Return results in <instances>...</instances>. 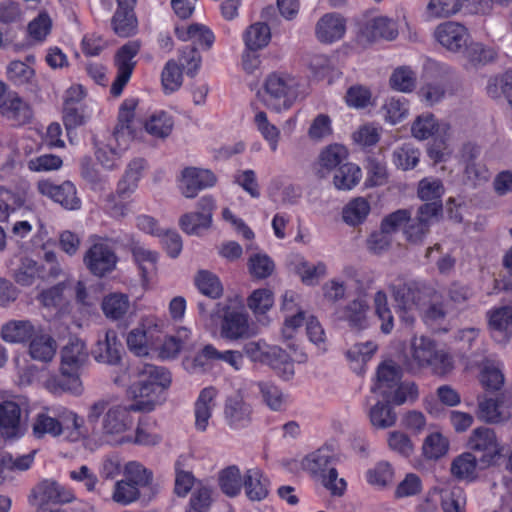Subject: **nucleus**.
Returning a JSON list of instances; mask_svg holds the SVG:
<instances>
[{"label":"nucleus","instance_id":"nucleus-43","mask_svg":"<svg viewBox=\"0 0 512 512\" xmlns=\"http://www.w3.org/2000/svg\"><path fill=\"white\" fill-rule=\"evenodd\" d=\"M347 157V151L343 146L331 145L325 148L319 156L321 169L318 171L320 177H325L324 169L331 171L340 167Z\"/></svg>","mask_w":512,"mask_h":512},{"label":"nucleus","instance_id":"nucleus-62","mask_svg":"<svg viewBox=\"0 0 512 512\" xmlns=\"http://www.w3.org/2000/svg\"><path fill=\"white\" fill-rule=\"evenodd\" d=\"M61 371V376L55 378L51 384L55 392H70L80 394L82 392V383L77 371Z\"/></svg>","mask_w":512,"mask_h":512},{"label":"nucleus","instance_id":"nucleus-22","mask_svg":"<svg viewBox=\"0 0 512 512\" xmlns=\"http://www.w3.org/2000/svg\"><path fill=\"white\" fill-rule=\"evenodd\" d=\"M88 361L85 343L78 338L69 339L61 350V371H77Z\"/></svg>","mask_w":512,"mask_h":512},{"label":"nucleus","instance_id":"nucleus-51","mask_svg":"<svg viewBox=\"0 0 512 512\" xmlns=\"http://www.w3.org/2000/svg\"><path fill=\"white\" fill-rule=\"evenodd\" d=\"M131 251L135 261L139 265L142 277L147 278V276L156 269L157 254L145 249L138 243L132 245Z\"/></svg>","mask_w":512,"mask_h":512},{"label":"nucleus","instance_id":"nucleus-40","mask_svg":"<svg viewBox=\"0 0 512 512\" xmlns=\"http://www.w3.org/2000/svg\"><path fill=\"white\" fill-rule=\"evenodd\" d=\"M218 482L221 491L228 497L237 496L243 486V478L237 466L226 467L219 473Z\"/></svg>","mask_w":512,"mask_h":512},{"label":"nucleus","instance_id":"nucleus-13","mask_svg":"<svg viewBox=\"0 0 512 512\" xmlns=\"http://www.w3.org/2000/svg\"><path fill=\"white\" fill-rule=\"evenodd\" d=\"M434 36L443 47L454 53L462 52L470 38L467 28L454 21L439 24Z\"/></svg>","mask_w":512,"mask_h":512},{"label":"nucleus","instance_id":"nucleus-49","mask_svg":"<svg viewBox=\"0 0 512 512\" xmlns=\"http://www.w3.org/2000/svg\"><path fill=\"white\" fill-rule=\"evenodd\" d=\"M161 81L166 93L177 91L183 81L182 68L178 66L175 60H169L162 71Z\"/></svg>","mask_w":512,"mask_h":512},{"label":"nucleus","instance_id":"nucleus-53","mask_svg":"<svg viewBox=\"0 0 512 512\" xmlns=\"http://www.w3.org/2000/svg\"><path fill=\"white\" fill-rule=\"evenodd\" d=\"M95 148L97 161L106 169H114L118 166L122 152L125 149L113 147L111 143H100Z\"/></svg>","mask_w":512,"mask_h":512},{"label":"nucleus","instance_id":"nucleus-38","mask_svg":"<svg viewBox=\"0 0 512 512\" xmlns=\"http://www.w3.org/2000/svg\"><path fill=\"white\" fill-rule=\"evenodd\" d=\"M361 176V169L357 165L344 163L335 170L333 183L338 190H350L359 183Z\"/></svg>","mask_w":512,"mask_h":512},{"label":"nucleus","instance_id":"nucleus-52","mask_svg":"<svg viewBox=\"0 0 512 512\" xmlns=\"http://www.w3.org/2000/svg\"><path fill=\"white\" fill-rule=\"evenodd\" d=\"M152 472L146 469L138 462H129L125 467V479L136 487L138 490L142 487L149 486L152 482Z\"/></svg>","mask_w":512,"mask_h":512},{"label":"nucleus","instance_id":"nucleus-21","mask_svg":"<svg viewBox=\"0 0 512 512\" xmlns=\"http://www.w3.org/2000/svg\"><path fill=\"white\" fill-rule=\"evenodd\" d=\"M338 318L348 323V326L356 331L368 327L369 305L363 298H357L337 311Z\"/></svg>","mask_w":512,"mask_h":512},{"label":"nucleus","instance_id":"nucleus-46","mask_svg":"<svg viewBox=\"0 0 512 512\" xmlns=\"http://www.w3.org/2000/svg\"><path fill=\"white\" fill-rule=\"evenodd\" d=\"M173 125L172 117L166 112L161 111L150 116L149 120L145 123V129L154 137L166 138L170 135Z\"/></svg>","mask_w":512,"mask_h":512},{"label":"nucleus","instance_id":"nucleus-11","mask_svg":"<svg viewBox=\"0 0 512 512\" xmlns=\"http://www.w3.org/2000/svg\"><path fill=\"white\" fill-rule=\"evenodd\" d=\"M30 502L40 506L45 504H65L75 499L74 494L53 479L40 481L31 491Z\"/></svg>","mask_w":512,"mask_h":512},{"label":"nucleus","instance_id":"nucleus-41","mask_svg":"<svg viewBox=\"0 0 512 512\" xmlns=\"http://www.w3.org/2000/svg\"><path fill=\"white\" fill-rule=\"evenodd\" d=\"M194 282L203 295L212 299H217L223 294V287L219 278L208 270H199Z\"/></svg>","mask_w":512,"mask_h":512},{"label":"nucleus","instance_id":"nucleus-44","mask_svg":"<svg viewBox=\"0 0 512 512\" xmlns=\"http://www.w3.org/2000/svg\"><path fill=\"white\" fill-rule=\"evenodd\" d=\"M389 404L378 401L371 407L369 417L374 427L386 429L395 425L397 415Z\"/></svg>","mask_w":512,"mask_h":512},{"label":"nucleus","instance_id":"nucleus-10","mask_svg":"<svg viewBox=\"0 0 512 512\" xmlns=\"http://www.w3.org/2000/svg\"><path fill=\"white\" fill-rule=\"evenodd\" d=\"M216 208L211 196L202 197L197 203V211L182 215L179 225L189 235H199L201 230H208L212 225L213 212Z\"/></svg>","mask_w":512,"mask_h":512},{"label":"nucleus","instance_id":"nucleus-39","mask_svg":"<svg viewBox=\"0 0 512 512\" xmlns=\"http://www.w3.org/2000/svg\"><path fill=\"white\" fill-rule=\"evenodd\" d=\"M144 164V160L140 158L134 159L129 163L128 169L118 184L117 194L119 197L125 198L136 189L141 172L144 169Z\"/></svg>","mask_w":512,"mask_h":512},{"label":"nucleus","instance_id":"nucleus-55","mask_svg":"<svg viewBox=\"0 0 512 512\" xmlns=\"http://www.w3.org/2000/svg\"><path fill=\"white\" fill-rule=\"evenodd\" d=\"M375 313L381 320V331L388 334L394 327L393 315L388 306L387 296L383 291H378L374 295Z\"/></svg>","mask_w":512,"mask_h":512},{"label":"nucleus","instance_id":"nucleus-47","mask_svg":"<svg viewBox=\"0 0 512 512\" xmlns=\"http://www.w3.org/2000/svg\"><path fill=\"white\" fill-rule=\"evenodd\" d=\"M420 151L412 144L405 143L393 151L392 161L401 170L413 169L419 162Z\"/></svg>","mask_w":512,"mask_h":512},{"label":"nucleus","instance_id":"nucleus-25","mask_svg":"<svg viewBox=\"0 0 512 512\" xmlns=\"http://www.w3.org/2000/svg\"><path fill=\"white\" fill-rule=\"evenodd\" d=\"M489 328L498 342L509 340L512 328V307H500L487 313Z\"/></svg>","mask_w":512,"mask_h":512},{"label":"nucleus","instance_id":"nucleus-4","mask_svg":"<svg viewBox=\"0 0 512 512\" xmlns=\"http://www.w3.org/2000/svg\"><path fill=\"white\" fill-rule=\"evenodd\" d=\"M259 95L267 108L280 112L297 99L298 82L289 74L271 73L265 80L264 93Z\"/></svg>","mask_w":512,"mask_h":512},{"label":"nucleus","instance_id":"nucleus-30","mask_svg":"<svg viewBox=\"0 0 512 512\" xmlns=\"http://www.w3.org/2000/svg\"><path fill=\"white\" fill-rule=\"evenodd\" d=\"M217 390L214 387L204 388L195 403V426L199 431H205L215 407Z\"/></svg>","mask_w":512,"mask_h":512},{"label":"nucleus","instance_id":"nucleus-5","mask_svg":"<svg viewBox=\"0 0 512 512\" xmlns=\"http://www.w3.org/2000/svg\"><path fill=\"white\" fill-rule=\"evenodd\" d=\"M82 423L76 413L66 408H44L39 412L32 424L33 435L41 439L46 435L52 437L60 436L64 429L73 428L79 430Z\"/></svg>","mask_w":512,"mask_h":512},{"label":"nucleus","instance_id":"nucleus-37","mask_svg":"<svg viewBox=\"0 0 512 512\" xmlns=\"http://www.w3.org/2000/svg\"><path fill=\"white\" fill-rule=\"evenodd\" d=\"M111 25L115 34L120 37H130L136 33L137 19L133 9L117 8Z\"/></svg>","mask_w":512,"mask_h":512},{"label":"nucleus","instance_id":"nucleus-9","mask_svg":"<svg viewBox=\"0 0 512 512\" xmlns=\"http://www.w3.org/2000/svg\"><path fill=\"white\" fill-rule=\"evenodd\" d=\"M140 50V45L137 41H129L120 47L114 58L115 66L117 67V76L111 85V94L113 96L121 95L125 85L128 83L136 62L133 60Z\"/></svg>","mask_w":512,"mask_h":512},{"label":"nucleus","instance_id":"nucleus-33","mask_svg":"<svg viewBox=\"0 0 512 512\" xmlns=\"http://www.w3.org/2000/svg\"><path fill=\"white\" fill-rule=\"evenodd\" d=\"M37 334L33 324L28 320L10 321L2 328V338L11 343L31 341Z\"/></svg>","mask_w":512,"mask_h":512},{"label":"nucleus","instance_id":"nucleus-54","mask_svg":"<svg viewBox=\"0 0 512 512\" xmlns=\"http://www.w3.org/2000/svg\"><path fill=\"white\" fill-rule=\"evenodd\" d=\"M418 396V388L414 382H403L392 389L391 394L384 400L388 403L402 405L405 402H414Z\"/></svg>","mask_w":512,"mask_h":512},{"label":"nucleus","instance_id":"nucleus-18","mask_svg":"<svg viewBox=\"0 0 512 512\" xmlns=\"http://www.w3.org/2000/svg\"><path fill=\"white\" fill-rule=\"evenodd\" d=\"M346 31V20L338 13L323 15L315 26L316 38L321 43H333L341 39Z\"/></svg>","mask_w":512,"mask_h":512},{"label":"nucleus","instance_id":"nucleus-24","mask_svg":"<svg viewBox=\"0 0 512 512\" xmlns=\"http://www.w3.org/2000/svg\"><path fill=\"white\" fill-rule=\"evenodd\" d=\"M269 479L258 467H253L245 472L243 486L247 498L251 501H262L269 494Z\"/></svg>","mask_w":512,"mask_h":512},{"label":"nucleus","instance_id":"nucleus-60","mask_svg":"<svg viewBox=\"0 0 512 512\" xmlns=\"http://www.w3.org/2000/svg\"><path fill=\"white\" fill-rule=\"evenodd\" d=\"M462 52L465 53V56L469 62L474 65H483L492 62L497 56L493 49L487 48L478 42L470 44L467 43Z\"/></svg>","mask_w":512,"mask_h":512},{"label":"nucleus","instance_id":"nucleus-1","mask_svg":"<svg viewBox=\"0 0 512 512\" xmlns=\"http://www.w3.org/2000/svg\"><path fill=\"white\" fill-rule=\"evenodd\" d=\"M137 381L128 386L127 394L136 400L131 404L134 412H151L166 401V391L172 382L165 367L143 363L136 367Z\"/></svg>","mask_w":512,"mask_h":512},{"label":"nucleus","instance_id":"nucleus-20","mask_svg":"<svg viewBox=\"0 0 512 512\" xmlns=\"http://www.w3.org/2000/svg\"><path fill=\"white\" fill-rule=\"evenodd\" d=\"M122 344L114 330L105 332L103 339H98L92 354L96 361L109 365H118L121 361Z\"/></svg>","mask_w":512,"mask_h":512},{"label":"nucleus","instance_id":"nucleus-56","mask_svg":"<svg viewBox=\"0 0 512 512\" xmlns=\"http://www.w3.org/2000/svg\"><path fill=\"white\" fill-rule=\"evenodd\" d=\"M390 85L400 92H410L416 85V74L407 66L398 67L390 77Z\"/></svg>","mask_w":512,"mask_h":512},{"label":"nucleus","instance_id":"nucleus-14","mask_svg":"<svg viewBox=\"0 0 512 512\" xmlns=\"http://www.w3.org/2000/svg\"><path fill=\"white\" fill-rule=\"evenodd\" d=\"M84 263L93 275L103 277L114 270L117 256L107 245L96 243L85 253Z\"/></svg>","mask_w":512,"mask_h":512},{"label":"nucleus","instance_id":"nucleus-48","mask_svg":"<svg viewBox=\"0 0 512 512\" xmlns=\"http://www.w3.org/2000/svg\"><path fill=\"white\" fill-rule=\"evenodd\" d=\"M262 401L272 410L279 411L285 401L283 392L279 387L270 381H259L256 383Z\"/></svg>","mask_w":512,"mask_h":512},{"label":"nucleus","instance_id":"nucleus-31","mask_svg":"<svg viewBox=\"0 0 512 512\" xmlns=\"http://www.w3.org/2000/svg\"><path fill=\"white\" fill-rule=\"evenodd\" d=\"M0 113L15 125L26 124L32 118L30 106L17 95L10 96L0 104Z\"/></svg>","mask_w":512,"mask_h":512},{"label":"nucleus","instance_id":"nucleus-28","mask_svg":"<svg viewBox=\"0 0 512 512\" xmlns=\"http://www.w3.org/2000/svg\"><path fill=\"white\" fill-rule=\"evenodd\" d=\"M434 342L424 336L414 338L411 342V357L413 362H407L409 371H415L420 367L428 366L436 353Z\"/></svg>","mask_w":512,"mask_h":512},{"label":"nucleus","instance_id":"nucleus-19","mask_svg":"<svg viewBox=\"0 0 512 512\" xmlns=\"http://www.w3.org/2000/svg\"><path fill=\"white\" fill-rule=\"evenodd\" d=\"M224 417L231 428H243L251 422L252 408L242 396L232 395L225 401Z\"/></svg>","mask_w":512,"mask_h":512},{"label":"nucleus","instance_id":"nucleus-27","mask_svg":"<svg viewBox=\"0 0 512 512\" xmlns=\"http://www.w3.org/2000/svg\"><path fill=\"white\" fill-rule=\"evenodd\" d=\"M401 376L402 373L399 366L392 361L384 362L377 370V382L372 391L379 393L384 399L400 383Z\"/></svg>","mask_w":512,"mask_h":512},{"label":"nucleus","instance_id":"nucleus-45","mask_svg":"<svg viewBox=\"0 0 512 512\" xmlns=\"http://www.w3.org/2000/svg\"><path fill=\"white\" fill-rule=\"evenodd\" d=\"M270 39V28L265 23H255L245 33V44L250 51L264 48L268 45Z\"/></svg>","mask_w":512,"mask_h":512},{"label":"nucleus","instance_id":"nucleus-7","mask_svg":"<svg viewBox=\"0 0 512 512\" xmlns=\"http://www.w3.org/2000/svg\"><path fill=\"white\" fill-rule=\"evenodd\" d=\"M246 356L253 362H260L278 369L284 365V371L293 373L292 364L288 361L287 353L277 346H269L264 341H250L243 346Z\"/></svg>","mask_w":512,"mask_h":512},{"label":"nucleus","instance_id":"nucleus-2","mask_svg":"<svg viewBox=\"0 0 512 512\" xmlns=\"http://www.w3.org/2000/svg\"><path fill=\"white\" fill-rule=\"evenodd\" d=\"M402 320L412 325L415 321L413 310L422 309L436 296V290L422 282L398 280L389 286Z\"/></svg>","mask_w":512,"mask_h":512},{"label":"nucleus","instance_id":"nucleus-64","mask_svg":"<svg viewBox=\"0 0 512 512\" xmlns=\"http://www.w3.org/2000/svg\"><path fill=\"white\" fill-rule=\"evenodd\" d=\"M465 496L460 488H452L441 496L443 512H465Z\"/></svg>","mask_w":512,"mask_h":512},{"label":"nucleus","instance_id":"nucleus-61","mask_svg":"<svg viewBox=\"0 0 512 512\" xmlns=\"http://www.w3.org/2000/svg\"><path fill=\"white\" fill-rule=\"evenodd\" d=\"M7 74L9 79L18 85H33V81L35 78L34 69L28 66L26 63L19 60L12 61L8 65Z\"/></svg>","mask_w":512,"mask_h":512},{"label":"nucleus","instance_id":"nucleus-50","mask_svg":"<svg viewBox=\"0 0 512 512\" xmlns=\"http://www.w3.org/2000/svg\"><path fill=\"white\" fill-rule=\"evenodd\" d=\"M444 186L441 180L436 178H424L418 184V197L426 202H442Z\"/></svg>","mask_w":512,"mask_h":512},{"label":"nucleus","instance_id":"nucleus-34","mask_svg":"<svg viewBox=\"0 0 512 512\" xmlns=\"http://www.w3.org/2000/svg\"><path fill=\"white\" fill-rule=\"evenodd\" d=\"M204 358L224 361L235 370H239L243 361V354L240 351L235 350L220 352L212 345H206L202 349L201 353L194 358V365L204 366Z\"/></svg>","mask_w":512,"mask_h":512},{"label":"nucleus","instance_id":"nucleus-17","mask_svg":"<svg viewBox=\"0 0 512 512\" xmlns=\"http://www.w3.org/2000/svg\"><path fill=\"white\" fill-rule=\"evenodd\" d=\"M216 177L209 170L186 168L182 172L181 190L185 197L194 198L202 189L215 184Z\"/></svg>","mask_w":512,"mask_h":512},{"label":"nucleus","instance_id":"nucleus-16","mask_svg":"<svg viewBox=\"0 0 512 512\" xmlns=\"http://www.w3.org/2000/svg\"><path fill=\"white\" fill-rule=\"evenodd\" d=\"M398 35L397 23L386 16H378L368 20L360 29V38L368 43L379 39L394 40Z\"/></svg>","mask_w":512,"mask_h":512},{"label":"nucleus","instance_id":"nucleus-58","mask_svg":"<svg viewBox=\"0 0 512 512\" xmlns=\"http://www.w3.org/2000/svg\"><path fill=\"white\" fill-rule=\"evenodd\" d=\"M257 129L262 134L264 139L268 141L270 149L275 152L278 148V141L280 138L279 129L268 121L265 112L260 111L255 115L254 118Z\"/></svg>","mask_w":512,"mask_h":512},{"label":"nucleus","instance_id":"nucleus-29","mask_svg":"<svg viewBox=\"0 0 512 512\" xmlns=\"http://www.w3.org/2000/svg\"><path fill=\"white\" fill-rule=\"evenodd\" d=\"M449 130L450 125L448 123H438L431 113L418 116L411 127L412 135L419 140L428 139L434 134L446 136Z\"/></svg>","mask_w":512,"mask_h":512},{"label":"nucleus","instance_id":"nucleus-8","mask_svg":"<svg viewBox=\"0 0 512 512\" xmlns=\"http://www.w3.org/2000/svg\"><path fill=\"white\" fill-rule=\"evenodd\" d=\"M218 317H222L220 334L222 338L238 340L252 336L248 316L240 310L231 309L228 305L217 304Z\"/></svg>","mask_w":512,"mask_h":512},{"label":"nucleus","instance_id":"nucleus-35","mask_svg":"<svg viewBox=\"0 0 512 512\" xmlns=\"http://www.w3.org/2000/svg\"><path fill=\"white\" fill-rule=\"evenodd\" d=\"M56 341L48 334L37 333L32 338L29 354L34 360L49 362L56 353Z\"/></svg>","mask_w":512,"mask_h":512},{"label":"nucleus","instance_id":"nucleus-15","mask_svg":"<svg viewBox=\"0 0 512 512\" xmlns=\"http://www.w3.org/2000/svg\"><path fill=\"white\" fill-rule=\"evenodd\" d=\"M22 410L14 401L0 403V434L6 439H16L24 435L25 425L21 422Z\"/></svg>","mask_w":512,"mask_h":512},{"label":"nucleus","instance_id":"nucleus-59","mask_svg":"<svg viewBox=\"0 0 512 512\" xmlns=\"http://www.w3.org/2000/svg\"><path fill=\"white\" fill-rule=\"evenodd\" d=\"M248 268L254 278L265 279L273 273L275 265L268 255L257 253L249 258Z\"/></svg>","mask_w":512,"mask_h":512},{"label":"nucleus","instance_id":"nucleus-42","mask_svg":"<svg viewBox=\"0 0 512 512\" xmlns=\"http://www.w3.org/2000/svg\"><path fill=\"white\" fill-rule=\"evenodd\" d=\"M369 212V202L363 197H357L344 207L342 217L348 225L356 226L366 219Z\"/></svg>","mask_w":512,"mask_h":512},{"label":"nucleus","instance_id":"nucleus-36","mask_svg":"<svg viewBox=\"0 0 512 512\" xmlns=\"http://www.w3.org/2000/svg\"><path fill=\"white\" fill-rule=\"evenodd\" d=\"M104 315L112 320L122 319L130 308L129 297L123 293H110L102 301Z\"/></svg>","mask_w":512,"mask_h":512},{"label":"nucleus","instance_id":"nucleus-3","mask_svg":"<svg viewBox=\"0 0 512 512\" xmlns=\"http://www.w3.org/2000/svg\"><path fill=\"white\" fill-rule=\"evenodd\" d=\"M108 406L107 399H99L91 404L87 412V422L95 426L102 417L101 433L105 437L120 435L129 430L133 425L130 413L134 409H131V405H114L110 408Z\"/></svg>","mask_w":512,"mask_h":512},{"label":"nucleus","instance_id":"nucleus-32","mask_svg":"<svg viewBox=\"0 0 512 512\" xmlns=\"http://www.w3.org/2000/svg\"><path fill=\"white\" fill-rule=\"evenodd\" d=\"M480 469L479 458L472 452H465L456 457L451 464V473L459 480L473 481Z\"/></svg>","mask_w":512,"mask_h":512},{"label":"nucleus","instance_id":"nucleus-63","mask_svg":"<svg viewBox=\"0 0 512 512\" xmlns=\"http://www.w3.org/2000/svg\"><path fill=\"white\" fill-rule=\"evenodd\" d=\"M296 273L305 285H316L319 280L326 274V265L319 262L317 265L301 262L296 267Z\"/></svg>","mask_w":512,"mask_h":512},{"label":"nucleus","instance_id":"nucleus-26","mask_svg":"<svg viewBox=\"0 0 512 512\" xmlns=\"http://www.w3.org/2000/svg\"><path fill=\"white\" fill-rule=\"evenodd\" d=\"M137 101L129 99L123 102L118 115V123L113 132V138L116 142L127 141L135 137V129L133 128L134 110Z\"/></svg>","mask_w":512,"mask_h":512},{"label":"nucleus","instance_id":"nucleus-23","mask_svg":"<svg viewBox=\"0 0 512 512\" xmlns=\"http://www.w3.org/2000/svg\"><path fill=\"white\" fill-rule=\"evenodd\" d=\"M339 462V457L328 447H322L305 460L306 469L318 481L330 472L331 468H336Z\"/></svg>","mask_w":512,"mask_h":512},{"label":"nucleus","instance_id":"nucleus-12","mask_svg":"<svg viewBox=\"0 0 512 512\" xmlns=\"http://www.w3.org/2000/svg\"><path fill=\"white\" fill-rule=\"evenodd\" d=\"M37 189L40 194L49 197L67 210L81 208V199L77 196L75 185L70 181L56 185L49 180H41L37 184Z\"/></svg>","mask_w":512,"mask_h":512},{"label":"nucleus","instance_id":"nucleus-57","mask_svg":"<svg viewBox=\"0 0 512 512\" xmlns=\"http://www.w3.org/2000/svg\"><path fill=\"white\" fill-rule=\"evenodd\" d=\"M459 12V0H430L426 7L429 18H448Z\"/></svg>","mask_w":512,"mask_h":512},{"label":"nucleus","instance_id":"nucleus-6","mask_svg":"<svg viewBox=\"0 0 512 512\" xmlns=\"http://www.w3.org/2000/svg\"><path fill=\"white\" fill-rule=\"evenodd\" d=\"M468 448L473 454H479L480 470L493 465L501 454V446L494 430L488 427L474 429L468 439Z\"/></svg>","mask_w":512,"mask_h":512}]
</instances>
